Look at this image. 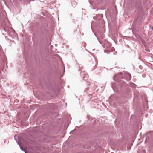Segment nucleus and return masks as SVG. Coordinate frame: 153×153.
<instances>
[{
    "label": "nucleus",
    "mask_w": 153,
    "mask_h": 153,
    "mask_svg": "<svg viewBox=\"0 0 153 153\" xmlns=\"http://www.w3.org/2000/svg\"><path fill=\"white\" fill-rule=\"evenodd\" d=\"M122 72H120L117 75H115L114 77V80L116 82H119V85H120V78L126 80L127 81H129L131 78V75L129 73H125L124 74V76L122 75ZM121 80H122L121 79Z\"/></svg>",
    "instance_id": "obj_1"
},
{
    "label": "nucleus",
    "mask_w": 153,
    "mask_h": 153,
    "mask_svg": "<svg viewBox=\"0 0 153 153\" xmlns=\"http://www.w3.org/2000/svg\"><path fill=\"white\" fill-rule=\"evenodd\" d=\"M120 86L123 89L128 90L129 87L132 88H135L137 86L135 84L132 82L129 83V85L126 84L123 80H121L120 81Z\"/></svg>",
    "instance_id": "obj_2"
},
{
    "label": "nucleus",
    "mask_w": 153,
    "mask_h": 153,
    "mask_svg": "<svg viewBox=\"0 0 153 153\" xmlns=\"http://www.w3.org/2000/svg\"><path fill=\"white\" fill-rule=\"evenodd\" d=\"M79 69L81 72V76L83 80L86 81L88 77V75L84 70L83 67L81 65H79Z\"/></svg>",
    "instance_id": "obj_3"
},
{
    "label": "nucleus",
    "mask_w": 153,
    "mask_h": 153,
    "mask_svg": "<svg viewBox=\"0 0 153 153\" xmlns=\"http://www.w3.org/2000/svg\"><path fill=\"white\" fill-rule=\"evenodd\" d=\"M114 50V48H106L104 50V52L108 54L110 53L113 52Z\"/></svg>",
    "instance_id": "obj_4"
},
{
    "label": "nucleus",
    "mask_w": 153,
    "mask_h": 153,
    "mask_svg": "<svg viewBox=\"0 0 153 153\" xmlns=\"http://www.w3.org/2000/svg\"><path fill=\"white\" fill-rule=\"evenodd\" d=\"M96 62L95 59L93 57L92 60V62L91 63V65L92 67H93L95 66L96 65Z\"/></svg>",
    "instance_id": "obj_5"
},
{
    "label": "nucleus",
    "mask_w": 153,
    "mask_h": 153,
    "mask_svg": "<svg viewBox=\"0 0 153 153\" xmlns=\"http://www.w3.org/2000/svg\"><path fill=\"white\" fill-rule=\"evenodd\" d=\"M152 50H153V48H151V49L150 48H143V51L144 52L146 51L148 52L152 53L153 52L152 51Z\"/></svg>",
    "instance_id": "obj_6"
},
{
    "label": "nucleus",
    "mask_w": 153,
    "mask_h": 153,
    "mask_svg": "<svg viewBox=\"0 0 153 153\" xmlns=\"http://www.w3.org/2000/svg\"><path fill=\"white\" fill-rule=\"evenodd\" d=\"M112 88L114 91H115L116 89V87L115 86V85L114 84H113L112 85Z\"/></svg>",
    "instance_id": "obj_7"
},
{
    "label": "nucleus",
    "mask_w": 153,
    "mask_h": 153,
    "mask_svg": "<svg viewBox=\"0 0 153 153\" xmlns=\"http://www.w3.org/2000/svg\"><path fill=\"white\" fill-rule=\"evenodd\" d=\"M79 127H78V126H76V127H75V129L74 130H73V131H71L70 132V134H71V132H72L73 131H74V130H77V129H79Z\"/></svg>",
    "instance_id": "obj_8"
},
{
    "label": "nucleus",
    "mask_w": 153,
    "mask_h": 153,
    "mask_svg": "<svg viewBox=\"0 0 153 153\" xmlns=\"http://www.w3.org/2000/svg\"><path fill=\"white\" fill-rule=\"evenodd\" d=\"M16 143H17V144L19 145V146L20 148H21V146L19 144V143L18 142H17V141L16 140Z\"/></svg>",
    "instance_id": "obj_9"
},
{
    "label": "nucleus",
    "mask_w": 153,
    "mask_h": 153,
    "mask_svg": "<svg viewBox=\"0 0 153 153\" xmlns=\"http://www.w3.org/2000/svg\"><path fill=\"white\" fill-rule=\"evenodd\" d=\"M20 148L21 150L25 152V149L22 148V147H21V148Z\"/></svg>",
    "instance_id": "obj_10"
},
{
    "label": "nucleus",
    "mask_w": 153,
    "mask_h": 153,
    "mask_svg": "<svg viewBox=\"0 0 153 153\" xmlns=\"http://www.w3.org/2000/svg\"><path fill=\"white\" fill-rule=\"evenodd\" d=\"M92 120H93V124H94V122L95 121V119L94 118V119H92Z\"/></svg>",
    "instance_id": "obj_11"
},
{
    "label": "nucleus",
    "mask_w": 153,
    "mask_h": 153,
    "mask_svg": "<svg viewBox=\"0 0 153 153\" xmlns=\"http://www.w3.org/2000/svg\"><path fill=\"white\" fill-rule=\"evenodd\" d=\"M128 50H126V51H130V50H131V48H128Z\"/></svg>",
    "instance_id": "obj_12"
},
{
    "label": "nucleus",
    "mask_w": 153,
    "mask_h": 153,
    "mask_svg": "<svg viewBox=\"0 0 153 153\" xmlns=\"http://www.w3.org/2000/svg\"><path fill=\"white\" fill-rule=\"evenodd\" d=\"M1 54H0V60L1 59H2V57L1 56Z\"/></svg>",
    "instance_id": "obj_13"
},
{
    "label": "nucleus",
    "mask_w": 153,
    "mask_h": 153,
    "mask_svg": "<svg viewBox=\"0 0 153 153\" xmlns=\"http://www.w3.org/2000/svg\"><path fill=\"white\" fill-rule=\"evenodd\" d=\"M27 74V73H25L24 74V76H26V75Z\"/></svg>",
    "instance_id": "obj_14"
},
{
    "label": "nucleus",
    "mask_w": 153,
    "mask_h": 153,
    "mask_svg": "<svg viewBox=\"0 0 153 153\" xmlns=\"http://www.w3.org/2000/svg\"><path fill=\"white\" fill-rule=\"evenodd\" d=\"M128 150H129L131 149V148H128Z\"/></svg>",
    "instance_id": "obj_15"
},
{
    "label": "nucleus",
    "mask_w": 153,
    "mask_h": 153,
    "mask_svg": "<svg viewBox=\"0 0 153 153\" xmlns=\"http://www.w3.org/2000/svg\"><path fill=\"white\" fill-rule=\"evenodd\" d=\"M24 57H23V59H22V60H23V62L24 61Z\"/></svg>",
    "instance_id": "obj_16"
},
{
    "label": "nucleus",
    "mask_w": 153,
    "mask_h": 153,
    "mask_svg": "<svg viewBox=\"0 0 153 153\" xmlns=\"http://www.w3.org/2000/svg\"><path fill=\"white\" fill-rule=\"evenodd\" d=\"M91 85V86H92V85H91V84H88V85Z\"/></svg>",
    "instance_id": "obj_17"
},
{
    "label": "nucleus",
    "mask_w": 153,
    "mask_h": 153,
    "mask_svg": "<svg viewBox=\"0 0 153 153\" xmlns=\"http://www.w3.org/2000/svg\"><path fill=\"white\" fill-rule=\"evenodd\" d=\"M85 50L86 51H87L89 52V51H88V50H87L86 48H85Z\"/></svg>",
    "instance_id": "obj_18"
},
{
    "label": "nucleus",
    "mask_w": 153,
    "mask_h": 153,
    "mask_svg": "<svg viewBox=\"0 0 153 153\" xmlns=\"http://www.w3.org/2000/svg\"><path fill=\"white\" fill-rule=\"evenodd\" d=\"M88 88H89L88 87H87V90H87V91L88 90Z\"/></svg>",
    "instance_id": "obj_19"
},
{
    "label": "nucleus",
    "mask_w": 153,
    "mask_h": 153,
    "mask_svg": "<svg viewBox=\"0 0 153 153\" xmlns=\"http://www.w3.org/2000/svg\"><path fill=\"white\" fill-rule=\"evenodd\" d=\"M94 50H95V49H93L92 50L93 51H94Z\"/></svg>",
    "instance_id": "obj_20"
},
{
    "label": "nucleus",
    "mask_w": 153,
    "mask_h": 153,
    "mask_svg": "<svg viewBox=\"0 0 153 153\" xmlns=\"http://www.w3.org/2000/svg\"><path fill=\"white\" fill-rule=\"evenodd\" d=\"M0 51L1 52V48H0Z\"/></svg>",
    "instance_id": "obj_21"
},
{
    "label": "nucleus",
    "mask_w": 153,
    "mask_h": 153,
    "mask_svg": "<svg viewBox=\"0 0 153 153\" xmlns=\"http://www.w3.org/2000/svg\"><path fill=\"white\" fill-rule=\"evenodd\" d=\"M87 94H89V93H87Z\"/></svg>",
    "instance_id": "obj_22"
},
{
    "label": "nucleus",
    "mask_w": 153,
    "mask_h": 153,
    "mask_svg": "<svg viewBox=\"0 0 153 153\" xmlns=\"http://www.w3.org/2000/svg\"><path fill=\"white\" fill-rule=\"evenodd\" d=\"M62 76H62L60 77V78H61L62 77Z\"/></svg>",
    "instance_id": "obj_23"
},
{
    "label": "nucleus",
    "mask_w": 153,
    "mask_h": 153,
    "mask_svg": "<svg viewBox=\"0 0 153 153\" xmlns=\"http://www.w3.org/2000/svg\"><path fill=\"white\" fill-rule=\"evenodd\" d=\"M113 54H115L114 53H113Z\"/></svg>",
    "instance_id": "obj_24"
}]
</instances>
